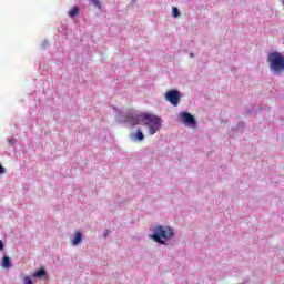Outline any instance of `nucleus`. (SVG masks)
I'll return each instance as SVG.
<instances>
[{
	"label": "nucleus",
	"mask_w": 284,
	"mask_h": 284,
	"mask_svg": "<svg viewBox=\"0 0 284 284\" xmlns=\"http://www.w3.org/2000/svg\"><path fill=\"white\" fill-rule=\"evenodd\" d=\"M178 121L182 123V125H185L186 128H191V130H195L197 123L196 119L192 113L187 111H182L178 114Z\"/></svg>",
	"instance_id": "nucleus-4"
},
{
	"label": "nucleus",
	"mask_w": 284,
	"mask_h": 284,
	"mask_svg": "<svg viewBox=\"0 0 284 284\" xmlns=\"http://www.w3.org/2000/svg\"><path fill=\"white\" fill-rule=\"evenodd\" d=\"M118 121L120 123H128L131 128L133 125H146L150 136H154L163 125L161 118L152 114H139L134 110L128 111L125 115H120Z\"/></svg>",
	"instance_id": "nucleus-1"
},
{
	"label": "nucleus",
	"mask_w": 284,
	"mask_h": 284,
	"mask_svg": "<svg viewBox=\"0 0 284 284\" xmlns=\"http://www.w3.org/2000/svg\"><path fill=\"white\" fill-rule=\"evenodd\" d=\"M267 63L270 72H272L274 77H281V74L284 72V53L278 51L268 53Z\"/></svg>",
	"instance_id": "nucleus-3"
},
{
	"label": "nucleus",
	"mask_w": 284,
	"mask_h": 284,
	"mask_svg": "<svg viewBox=\"0 0 284 284\" xmlns=\"http://www.w3.org/2000/svg\"><path fill=\"white\" fill-rule=\"evenodd\" d=\"M191 59H194V52L190 53Z\"/></svg>",
	"instance_id": "nucleus-19"
},
{
	"label": "nucleus",
	"mask_w": 284,
	"mask_h": 284,
	"mask_svg": "<svg viewBox=\"0 0 284 284\" xmlns=\"http://www.w3.org/2000/svg\"><path fill=\"white\" fill-rule=\"evenodd\" d=\"M23 284H34V283L32 282V278L30 276H24Z\"/></svg>",
	"instance_id": "nucleus-13"
},
{
	"label": "nucleus",
	"mask_w": 284,
	"mask_h": 284,
	"mask_svg": "<svg viewBox=\"0 0 284 284\" xmlns=\"http://www.w3.org/2000/svg\"><path fill=\"white\" fill-rule=\"evenodd\" d=\"M8 143H9V145H14V143H17V139L11 138L8 140Z\"/></svg>",
	"instance_id": "nucleus-15"
},
{
	"label": "nucleus",
	"mask_w": 284,
	"mask_h": 284,
	"mask_svg": "<svg viewBox=\"0 0 284 284\" xmlns=\"http://www.w3.org/2000/svg\"><path fill=\"white\" fill-rule=\"evenodd\" d=\"M149 239L160 245H168V241L174 239L175 231L170 226L158 225L150 229Z\"/></svg>",
	"instance_id": "nucleus-2"
},
{
	"label": "nucleus",
	"mask_w": 284,
	"mask_h": 284,
	"mask_svg": "<svg viewBox=\"0 0 284 284\" xmlns=\"http://www.w3.org/2000/svg\"><path fill=\"white\" fill-rule=\"evenodd\" d=\"M131 136L135 141H143L145 139V135L143 134V131H141V129H138L136 133L132 134Z\"/></svg>",
	"instance_id": "nucleus-7"
},
{
	"label": "nucleus",
	"mask_w": 284,
	"mask_h": 284,
	"mask_svg": "<svg viewBox=\"0 0 284 284\" xmlns=\"http://www.w3.org/2000/svg\"><path fill=\"white\" fill-rule=\"evenodd\" d=\"M0 251H3V241L0 240Z\"/></svg>",
	"instance_id": "nucleus-18"
},
{
	"label": "nucleus",
	"mask_w": 284,
	"mask_h": 284,
	"mask_svg": "<svg viewBox=\"0 0 284 284\" xmlns=\"http://www.w3.org/2000/svg\"><path fill=\"white\" fill-rule=\"evenodd\" d=\"M79 16V7H73L70 11H69V17L70 19H74V17Z\"/></svg>",
	"instance_id": "nucleus-10"
},
{
	"label": "nucleus",
	"mask_w": 284,
	"mask_h": 284,
	"mask_svg": "<svg viewBox=\"0 0 284 284\" xmlns=\"http://www.w3.org/2000/svg\"><path fill=\"white\" fill-rule=\"evenodd\" d=\"M81 241H83V234L81 232H75L74 236L71 240L73 247H77V245H80Z\"/></svg>",
	"instance_id": "nucleus-6"
},
{
	"label": "nucleus",
	"mask_w": 284,
	"mask_h": 284,
	"mask_svg": "<svg viewBox=\"0 0 284 284\" xmlns=\"http://www.w3.org/2000/svg\"><path fill=\"white\" fill-rule=\"evenodd\" d=\"M45 271L43 268H40L33 273V278H43L45 276Z\"/></svg>",
	"instance_id": "nucleus-9"
},
{
	"label": "nucleus",
	"mask_w": 284,
	"mask_h": 284,
	"mask_svg": "<svg viewBox=\"0 0 284 284\" xmlns=\"http://www.w3.org/2000/svg\"><path fill=\"white\" fill-rule=\"evenodd\" d=\"M1 265H2V267H4V270L10 268V266L12 265V262L10 261V257L4 255L2 257Z\"/></svg>",
	"instance_id": "nucleus-8"
},
{
	"label": "nucleus",
	"mask_w": 284,
	"mask_h": 284,
	"mask_svg": "<svg viewBox=\"0 0 284 284\" xmlns=\"http://www.w3.org/2000/svg\"><path fill=\"white\" fill-rule=\"evenodd\" d=\"M1 174H6V168H3V165L0 164V175Z\"/></svg>",
	"instance_id": "nucleus-16"
},
{
	"label": "nucleus",
	"mask_w": 284,
	"mask_h": 284,
	"mask_svg": "<svg viewBox=\"0 0 284 284\" xmlns=\"http://www.w3.org/2000/svg\"><path fill=\"white\" fill-rule=\"evenodd\" d=\"M165 100L171 103V105H179L181 103V93L179 90H170L165 93Z\"/></svg>",
	"instance_id": "nucleus-5"
},
{
	"label": "nucleus",
	"mask_w": 284,
	"mask_h": 284,
	"mask_svg": "<svg viewBox=\"0 0 284 284\" xmlns=\"http://www.w3.org/2000/svg\"><path fill=\"white\" fill-rule=\"evenodd\" d=\"M48 45H50V42L48 40H43L41 44L42 50H48Z\"/></svg>",
	"instance_id": "nucleus-14"
},
{
	"label": "nucleus",
	"mask_w": 284,
	"mask_h": 284,
	"mask_svg": "<svg viewBox=\"0 0 284 284\" xmlns=\"http://www.w3.org/2000/svg\"><path fill=\"white\" fill-rule=\"evenodd\" d=\"M109 235H110V230H105L104 233H103V237L108 239Z\"/></svg>",
	"instance_id": "nucleus-17"
},
{
	"label": "nucleus",
	"mask_w": 284,
	"mask_h": 284,
	"mask_svg": "<svg viewBox=\"0 0 284 284\" xmlns=\"http://www.w3.org/2000/svg\"><path fill=\"white\" fill-rule=\"evenodd\" d=\"M91 3L94 6V8H98L99 10H101V1H99V0H91Z\"/></svg>",
	"instance_id": "nucleus-12"
},
{
	"label": "nucleus",
	"mask_w": 284,
	"mask_h": 284,
	"mask_svg": "<svg viewBox=\"0 0 284 284\" xmlns=\"http://www.w3.org/2000/svg\"><path fill=\"white\" fill-rule=\"evenodd\" d=\"M172 17H181V12H179V8L176 7L172 8Z\"/></svg>",
	"instance_id": "nucleus-11"
}]
</instances>
